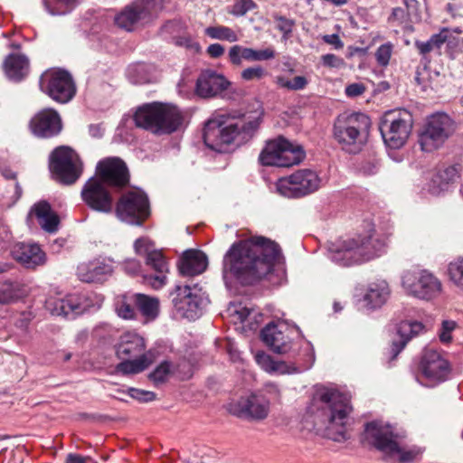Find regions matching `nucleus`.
I'll return each instance as SVG.
<instances>
[{
	"instance_id": "obj_1",
	"label": "nucleus",
	"mask_w": 463,
	"mask_h": 463,
	"mask_svg": "<svg viewBox=\"0 0 463 463\" xmlns=\"http://www.w3.org/2000/svg\"><path fill=\"white\" fill-rule=\"evenodd\" d=\"M280 253L279 244L265 237L235 241L223 256V277L242 286L253 285L273 270Z\"/></svg>"
},
{
	"instance_id": "obj_2",
	"label": "nucleus",
	"mask_w": 463,
	"mask_h": 463,
	"mask_svg": "<svg viewBox=\"0 0 463 463\" xmlns=\"http://www.w3.org/2000/svg\"><path fill=\"white\" fill-rule=\"evenodd\" d=\"M309 411L325 426L329 439L337 442L348 439L345 424L352 406L346 394L334 388L319 386L313 394Z\"/></svg>"
},
{
	"instance_id": "obj_3",
	"label": "nucleus",
	"mask_w": 463,
	"mask_h": 463,
	"mask_svg": "<svg viewBox=\"0 0 463 463\" xmlns=\"http://www.w3.org/2000/svg\"><path fill=\"white\" fill-rule=\"evenodd\" d=\"M260 124V118L247 119L244 116L230 118L219 115L208 119L203 128V138L212 150L223 152L224 146L233 142L238 145L249 141Z\"/></svg>"
},
{
	"instance_id": "obj_4",
	"label": "nucleus",
	"mask_w": 463,
	"mask_h": 463,
	"mask_svg": "<svg viewBox=\"0 0 463 463\" xmlns=\"http://www.w3.org/2000/svg\"><path fill=\"white\" fill-rule=\"evenodd\" d=\"M406 438L403 430L380 420H374L364 424L363 440L383 452L387 458L397 457L400 463H411L420 454L416 447L405 448L402 440Z\"/></svg>"
},
{
	"instance_id": "obj_5",
	"label": "nucleus",
	"mask_w": 463,
	"mask_h": 463,
	"mask_svg": "<svg viewBox=\"0 0 463 463\" xmlns=\"http://www.w3.org/2000/svg\"><path fill=\"white\" fill-rule=\"evenodd\" d=\"M133 119L137 128L156 135H169L181 128L184 118L175 105L151 102L138 107Z\"/></svg>"
},
{
	"instance_id": "obj_6",
	"label": "nucleus",
	"mask_w": 463,
	"mask_h": 463,
	"mask_svg": "<svg viewBox=\"0 0 463 463\" xmlns=\"http://www.w3.org/2000/svg\"><path fill=\"white\" fill-rule=\"evenodd\" d=\"M385 249L383 240L374 236L337 241L328 247V258L344 267L358 265L380 256Z\"/></svg>"
},
{
	"instance_id": "obj_7",
	"label": "nucleus",
	"mask_w": 463,
	"mask_h": 463,
	"mask_svg": "<svg viewBox=\"0 0 463 463\" xmlns=\"http://www.w3.org/2000/svg\"><path fill=\"white\" fill-rule=\"evenodd\" d=\"M371 127L370 118L361 112L344 113L334 124V137L342 148L356 154L366 142Z\"/></svg>"
},
{
	"instance_id": "obj_8",
	"label": "nucleus",
	"mask_w": 463,
	"mask_h": 463,
	"mask_svg": "<svg viewBox=\"0 0 463 463\" xmlns=\"http://www.w3.org/2000/svg\"><path fill=\"white\" fill-rule=\"evenodd\" d=\"M305 157L302 146L279 136L266 142L259 156V162L264 166L290 167L299 165Z\"/></svg>"
},
{
	"instance_id": "obj_9",
	"label": "nucleus",
	"mask_w": 463,
	"mask_h": 463,
	"mask_svg": "<svg viewBox=\"0 0 463 463\" xmlns=\"http://www.w3.org/2000/svg\"><path fill=\"white\" fill-rule=\"evenodd\" d=\"M49 169L55 181L63 185H71L81 176L83 163L73 149L61 146L51 153Z\"/></svg>"
},
{
	"instance_id": "obj_10",
	"label": "nucleus",
	"mask_w": 463,
	"mask_h": 463,
	"mask_svg": "<svg viewBox=\"0 0 463 463\" xmlns=\"http://www.w3.org/2000/svg\"><path fill=\"white\" fill-rule=\"evenodd\" d=\"M412 125L413 118L408 110H390L383 116L379 130L387 146L399 149L406 143Z\"/></svg>"
},
{
	"instance_id": "obj_11",
	"label": "nucleus",
	"mask_w": 463,
	"mask_h": 463,
	"mask_svg": "<svg viewBox=\"0 0 463 463\" xmlns=\"http://www.w3.org/2000/svg\"><path fill=\"white\" fill-rule=\"evenodd\" d=\"M164 8V0H135L115 16V24L121 29L132 32L156 19Z\"/></svg>"
},
{
	"instance_id": "obj_12",
	"label": "nucleus",
	"mask_w": 463,
	"mask_h": 463,
	"mask_svg": "<svg viewBox=\"0 0 463 463\" xmlns=\"http://www.w3.org/2000/svg\"><path fill=\"white\" fill-rule=\"evenodd\" d=\"M114 211L121 222L141 226L151 213L148 196L140 189L128 191L114 204Z\"/></svg>"
},
{
	"instance_id": "obj_13",
	"label": "nucleus",
	"mask_w": 463,
	"mask_h": 463,
	"mask_svg": "<svg viewBox=\"0 0 463 463\" xmlns=\"http://www.w3.org/2000/svg\"><path fill=\"white\" fill-rule=\"evenodd\" d=\"M454 121L445 113H436L427 118L419 134V144L422 151L432 152L440 147L454 133Z\"/></svg>"
},
{
	"instance_id": "obj_14",
	"label": "nucleus",
	"mask_w": 463,
	"mask_h": 463,
	"mask_svg": "<svg viewBox=\"0 0 463 463\" xmlns=\"http://www.w3.org/2000/svg\"><path fill=\"white\" fill-rule=\"evenodd\" d=\"M321 179L317 173L311 169H300L288 176L279 179L277 191L287 198H301L317 191Z\"/></svg>"
},
{
	"instance_id": "obj_15",
	"label": "nucleus",
	"mask_w": 463,
	"mask_h": 463,
	"mask_svg": "<svg viewBox=\"0 0 463 463\" xmlns=\"http://www.w3.org/2000/svg\"><path fill=\"white\" fill-rule=\"evenodd\" d=\"M402 285L409 295L426 301L438 298L442 291L441 281L426 269L405 271L402 277Z\"/></svg>"
},
{
	"instance_id": "obj_16",
	"label": "nucleus",
	"mask_w": 463,
	"mask_h": 463,
	"mask_svg": "<svg viewBox=\"0 0 463 463\" xmlns=\"http://www.w3.org/2000/svg\"><path fill=\"white\" fill-rule=\"evenodd\" d=\"M41 90L59 103H67L76 94L72 76L65 70L44 73L40 79Z\"/></svg>"
},
{
	"instance_id": "obj_17",
	"label": "nucleus",
	"mask_w": 463,
	"mask_h": 463,
	"mask_svg": "<svg viewBox=\"0 0 463 463\" xmlns=\"http://www.w3.org/2000/svg\"><path fill=\"white\" fill-rule=\"evenodd\" d=\"M82 202L92 211L109 214L114 211V198L109 188L100 178L92 176L83 184L80 191Z\"/></svg>"
},
{
	"instance_id": "obj_18",
	"label": "nucleus",
	"mask_w": 463,
	"mask_h": 463,
	"mask_svg": "<svg viewBox=\"0 0 463 463\" xmlns=\"http://www.w3.org/2000/svg\"><path fill=\"white\" fill-rule=\"evenodd\" d=\"M96 178L114 191L128 186L130 174L127 164L119 157H108L100 160L96 166Z\"/></svg>"
},
{
	"instance_id": "obj_19",
	"label": "nucleus",
	"mask_w": 463,
	"mask_h": 463,
	"mask_svg": "<svg viewBox=\"0 0 463 463\" xmlns=\"http://www.w3.org/2000/svg\"><path fill=\"white\" fill-rule=\"evenodd\" d=\"M201 288L189 285H176L175 291L170 294L175 308L182 317L189 320H194L201 315L203 299L199 294Z\"/></svg>"
},
{
	"instance_id": "obj_20",
	"label": "nucleus",
	"mask_w": 463,
	"mask_h": 463,
	"mask_svg": "<svg viewBox=\"0 0 463 463\" xmlns=\"http://www.w3.org/2000/svg\"><path fill=\"white\" fill-rule=\"evenodd\" d=\"M419 370L430 385L434 386L449 378L450 366L440 353L431 348H425L420 357Z\"/></svg>"
},
{
	"instance_id": "obj_21",
	"label": "nucleus",
	"mask_w": 463,
	"mask_h": 463,
	"mask_svg": "<svg viewBox=\"0 0 463 463\" xmlns=\"http://www.w3.org/2000/svg\"><path fill=\"white\" fill-rule=\"evenodd\" d=\"M227 410L230 414L248 420H262L269 411V403L264 398L256 394L241 397L238 401L230 402Z\"/></svg>"
},
{
	"instance_id": "obj_22",
	"label": "nucleus",
	"mask_w": 463,
	"mask_h": 463,
	"mask_svg": "<svg viewBox=\"0 0 463 463\" xmlns=\"http://www.w3.org/2000/svg\"><path fill=\"white\" fill-rule=\"evenodd\" d=\"M286 330L287 326L284 324L270 322L261 329L260 337L273 353L294 357L297 354L294 348L295 344L286 334Z\"/></svg>"
},
{
	"instance_id": "obj_23",
	"label": "nucleus",
	"mask_w": 463,
	"mask_h": 463,
	"mask_svg": "<svg viewBox=\"0 0 463 463\" xmlns=\"http://www.w3.org/2000/svg\"><path fill=\"white\" fill-rule=\"evenodd\" d=\"M32 133L40 138H52L62 130L60 114L53 109H43L36 113L29 124Z\"/></svg>"
},
{
	"instance_id": "obj_24",
	"label": "nucleus",
	"mask_w": 463,
	"mask_h": 463,
	"mask_svg": "<svg viewBox=\"0 0 463 463\" xmlns=\"http://www.w3.org/2000/svg\"><path fill=\"white\" fill-rule=\"evenodd\" d=\"M46 307L54 316H63L74 318L76 316L84 313L90 307L88 298L85 294H68L61 298H49Z\"/></svg>"
},
{
	"instance_id": "obj_25",
	"label": "nucleus",
	"mask_w": 463,
	"mask_h": 463,
	"mask_svg": "<svg viewBox=\"0 0 463 463\" xmlns=\"http://www.w3.org/2000/svg\"><path fill=\"white\" fill-rule=\"evenodd\" d=\"M231 82L222 74L213 70L203 71L196 80V93L202 98H213L221 95Z\"/></svg>"
},
{
	"instance_id": "obj_26",
	"label": "nucleus",
	"mask_w": 463,
	"mask_h": 463,
	"mask_svg": "<svg viewBox=\"0 0 463 463\" xmlns=\"http://www.w3.org/2000/svg\"><path fill=\"white\" fill-rule=\"evenodd\" d=\"M11 252L14 259L26 269H34L46 262V254L37 243L17 242Z\"/></svg>"
},
{
	"instance_id": "obj_27",
	"label": "nucleus",
	"mask_w": 463,
	"mask_h": 463,
	"mask_svg": "<svg viewBox=\"0 0 463 463\" xmlns=\"http://www.w3.org/2000/svg\"><path fill=\"white\" fill-rule=\"evenodd\" d=\"M207 266V256L202 250L195 249L184 250L177 261L178 271L184 277L202 274Z\"/></svg>"
},
{
	"instance_id": "obj_28",
	"label": "nucleus",
	"mask_w": 463,
	"mask_h": 463,
	"mask_svg": "<svg viewBox=\"0 0 463 463\" xmlns=\"http://www.w3.org/2000/svg\"><path fill=\"white\" fill-rule=\"evenodd\" d=\"M424 329V326L415 320L402 321L397 326L396 337L392 342L391 354L392 359H395L403 350L408 342L417 336Z\"/></svg>"
},
{
	"instance_id": "obj_29",
	"label": "nucleus",
	"mask_w": 463,
	"mask_h": 463,
	"mask_svg": "<svg viewBox=\"0 0 463 463\" xmlns=\"http://www.w3.org/2000/svg\"><path fill=\"white\" fill-rule=\"evenodd\" d=\"M276 52L273 48L264 50H254L241 45H233L228 52L229 61L235 66H241L242 61H260L274 59Z\"/></svg>"
},
{
	"instance_id": "obj_30",
	"label": "nucleus",
	"mask_w": 463,
	"mask_h": 463,
	"mask_svg": "<svg viewBox=\"0 0 463 463\" xmlns=\"http://www.w3.org/2000/svg\"><path fill=\"white\" fill-rule=\"evenodd\" d=\"M458 178V167L449 165L435 173L424 189L431 195H439L441 193L448 191L449 186L456 183Z\"/></svg>"
},
{
	"instance_id": "obj_31",
	"label": "nucleus",
	"mask_w": 463,
	"mask_h": 463,
	"mask_svg": "<svg viewBox=\"0 0 463 463\" xmlns=\"http://www.w3.org/2000/svg\"><path fill=\"white\" fill-rule=\"evenodd\" d=\"M146 263L151 267L156 274L146 275L145 279L156 289L162 288L165 284L168 272V264L163 253L159 250H151L146 256Z\"/></svg>"
},
{
	"instance_id": "obj_32",
	"label": "nucleus",
	"mask_w": 463,
	"mask_h": 463,
	"mask_svg": "<svg viewBox=\"0 0 463 463\" xmlns=\"http://www.w3.org/2000/svg\"><path fill=\"white\" fill-rule=\"evenodd\" d=\"M146 348L143 337L136 333H125L120 336L116 353L119 359H127L140 356Z\"/></svg>"
},
{
	"instance_id": "obj_33",
	"label": "nucleus",
	"mask_w": 463,
	"mask_h": 463,
	"mask_svg": "<svg viewBox=\"0 0 463 463\" xmlns=\"http://www.w3.org/2000/svg\"><path fill=\"white\" fill-rule=\"evenodd\" d=\"M30 214H34L42 229L49 233L58 231L60 218L52 211L51 204L47 201H40L33 204Z\"/></svg>"
},
{
	"instance_id": "obj_34",
	"label": "nucleus",
	"mask_w": 463,
	"mask_h": 463,
	"mask_svg": "<svg viewBox=\"0 0 463 463\" xmlns=\"http://www.w3.org/2000/svg\"><path fill=\"white\" fill-rule=\"evenodd\" d=\"M112 272L110 265L99 260L81 263L77 268V275L83 282H101Z\"/></svg>"
},
{
	"instance_id": "obj_35",
	"label": "nucleus",
	"mask_w": 463,
	"mask_h": 463,
	"mask_svg": "<svg viewBox=\"0 0 463 463\" xmlns=\"http://www.w3.org/2000/svg\"><path fill=\"white\" fill-rule=\"evenodd\" d=\"M6 76L13 81L23 80L29 72V61L23 54H9L4 62Z\"/></svg>"
},
{
	"instance_id": "obj_36",
	"label": "nucleus",
	"mask_w": 463,
	"mask_h": 463,
	"mask_svg": "<svg viewBox=\"0 0 463 463\" xmlns=\"http://www.w3.org/2000/svg\"><path fill=\"white\" fill-rule=\"evenodd\" d=\"M390 295L388 283L384 280L369 284L364 296V305L371 309L381 307Z\"/></svg>"
},
{
	"instance_id": "obj_37",
	"label": "nucleus",
	"mask_w": 463,
	"mask_h": 463,
	"mask_svg": "<svg viewBox=\"0 0 463 463\" xmlns=\"http://www.w3.org/2000/svg\"><path fill=\"white\" fill-rule=\"evenodd\" d=\"M449 33V31L448 29H442L439 33L433 34L426 42L415 41V48L425 61L424 69H426L427 63L430 62L427 55L431 52H436L438 54H440V48L448 41Z\"/></svg>"
},
{
	"instance_id": "obj_38",
	"label": "nucleus",
	"mask_w": 463,
	"mask_h": 463,
	"mask_svg": "<svg viewBox=\"0 0 463 463\" xmlns=\"http://www.w3.org/2000/svg\"><path fill=\"white\" fill-rule=\"evenodd\" d=\"M117 365L118 372L123 374L138 373L146 369L151 364L152 360L147 356V354H142L136 359H121Z\"/></svg>"
},
{
	"instance_id": "obj_39",
	"label": "nucleus",
	"mask_w": 463,
	"mask_h": 463,
	"mask_svg": "<svg viewBox=\"0 0 463 463\" xmlns=\"http://www.w3.org/2000/svg\"><path fill=\"white\" fill-rule=\"evenodd\" d=\"M23 296V285L20 282L5 280L0 284V305L16 302Z\"/></svg>"
},
{
	"instance_id": "obj_40",
	"label": "nucleus",
	"mask_w": 463,
	"mask_h": 463,
	"mask_svg": "<svg viewBox=\"0 0 463 463\" xmlns=\"http://www.w3.org/2000/svg\"><path fill=\"white\" fill-rule=\"evenodd\" d=\"M136 307L148 320H154L158 316L159 303L155 298L145 294H135Z\"/></svg>"
},
{
	"instance_id": "obj_41",
	"label": "nucleus",
	"mask_w": 463,
	"mask_h": 463,
	"mask_svg": "<svg viewBox=\"0 0 463 463\" xmlns=\"http://www.w3.org/2000/svg\"><path fill=\"white\" fill-rule=\"evenodd\" d=\"M115 309L119 317L134 319L136 317L135 294L118 296L115 301Z\"/></svg>"
},
{
	"instance_id": "obj_42",
	"label": "nucleus",
	"mask_w": 463,
	"mask_h": 463,
	"mask_svg": "<svg viewBox=\"0 0 463 463\" xmlns=\"http://www.w3.org/2000/svg\"><path fill=\"white\" fill-rule=\"evenodd\" d=\"M45 10L52 15H62L70 13L76 5L77 0H43Z\"/></svg>"
},
{
	"instance_id": "obj_43",
	"label": "nucleus",
	"mask_w": 463,
	"mask_h": 463,
	"mask_svg": "<svg viewBox=\"0 0 463 463\" xmlns=\"http://www.w3.org/2000/svg\"><path fill=\"white\" fill-rule=\"evenodd\" d=\"M205 33L212 39L228 41L230 43L238 41L237 33L232 28L227 26H210L206 28Z\"/></svg>"
},
{
	"instance_id": "obj_44",
	"label": "nucleus",
	"mask_w": 463,
	"mask_h": 463,
	"mask_svg": "<svg viewBox=\"0 0 463 463\" xmlns=\"http://www.w3.org/2000/svg\"><path fill=\"white\" fill-rule=\"evenodd\" d=\"M171 373L172 364L169 361H163L149 373L148 378L154 384L157 385L165 383Z\"/></svg>"
},
{
	"instance_id": "obj_45",
	"label": "nucleus",
	"mask_w": 463,
	"mask_h": 463,
	"mask_svg": "<svg viewBox=\"0 0 463 463\" xmlns=\"http://www.w3.org/2000/svg\"><path fill=\"white\" fill-rule=\"evenodd\" d=\"M127 75L133 84H144L148 81L146 65L143 63L133 64L128 67Z\"/></svg>"
},
{
	"instance_id": "obj_46",
	"label": "nucleus",
	"mask_w": 463,
	"mask_h": 463,
	"mask_svg": "<svg viewBox=\"0 0 463 463\" xmlns=\"http://www.w3.org/2000/svg\"><path fill=\"white\" fill-rule=\"evenodd\" d=\"M276 83L280 88L288 89L290 90H300L306 88L308 81L304 76H296L292 80H288L283 76H279L276 78Z\"/></svg>"
},
{
	"instance_id": "obj_47",
	"label": "nucleus",
	"mask_w": 463,
	"mask_h": 463,
	"mask_svg": "<svg viewBox=\"0 0 463 463\" xmlns=\"http://www.w3.org/2000/svg\"><path fill=\"white\" fill-rule=\"evenodd\" d=\"M255 8H257V4L253 0H237L232 5L230 14L234 16H243Z\"/></svg>"
},
{
	"instance_id": "obj_48",
	"label": "nucleus",
	"mask_w": 463,
	"mask_h": 463,
	"mask_svg": "<svg viewBox=\"0 0 463 463\" xmlns=\"http://www.w3.org/2000/svg\"><path fill=\"white\" fill-rule=\"evenodd\" d=\"M172 373L181 381L188 380L193 376L192 364L186 360H182L175 366L172 365Z\"/></svg>"
},
{
	"instance_id": "obj_49",
	"label": "nucleus",
	"mask_w": 463,
	"mask_h": 463,
	"mask_svg": "<svg viewBox=\"0 0 463 463\" xmlns=\"http://www.w3.org/2000/svg\"><path fill=\"white\" fill-rule=\"evenodd\" d=\"M449 275L450 279L458 287L463 288V259L449 265Z\"/></svg>"
},
{
	"instance_id": "obj_50",
	"label": "nucleus",
	"mask_w": 463,
	"mask_h": 463,
	"mask_svg": "<svg viewBox=\"0 0 463 463\" xmlns=\"http://www.w3.org/2000/svg\"><path fill=\"white\" fill-rule=\"evenodd\" d=\"M273 18L277 22V29L283 33L285 39H288L293 31L295 22L279 14H275Z\"/></svg>"
},
{
	"instance_id": "obj_51",
	"label": "nucleus",
	"mask_w": 463,
	"mask_h": 463,
	"mask_svg": "<svg viewBox=\"0 0 463 463\" xmlns=\"http://www.w3.org/2000/svg\"><path fill=\"white\" fill-rule=\"evenodd\" d=\"M128 394L138 402H149L155 401L156 398V394L154 392L146 391L142 389H137L134 387H130L128 389Z\"/></svg>"
},
{
	"instance_id": "obj_52",
	"label": "nucleus",
	"mask_w": 463,
	"mask_h": 463,
	"mask_svg": "<svg viewBox=\"0 0 463 463\" xmlns=\"http://www.w3.org/2000/svg\"><path fill=\"white\" fill-rule=\"evenodd\" d=\"M392 46L391 43H384L378 47L375 58L379 65L387 66L392 56Z\"/></svg>"
},
{
	"instance_id": "obj_53",
	"label": "nucleus",
	"mask_w": 463,
	"mask_h": 463,
	"mask_svg": "<svg viewBox=\"0 0 463 463\" xmlns=\"http://www.w3.org/2000/svg\"><path fill=\"white\" fill-rule=\"evenodd\" d=\"M358 171L366 176L373 175L379 171V162L375 158L364 160L360 163Z\"/></svg>"
},
{
	"instance_id": "obj_54",
	"label": "nucleus",
	"mask_w": 463,
	"mask_h": 463,
	"mask_svg": "<svg viewBox=\"0 0 463 463\" xmlns=\"http://www.w3.org/2000/svg\"><path fill=\"white\" fill-rule=\"evenodd\" d=\"M321 63L327 68L340 69L345 66L344 59L333 53H327L321 56Z\"/></svg>"
},
{
	"instance_id": "obj_55",
	"label": "nucleus",
	"mask_w": 463,
	"mask_h": 463,
	"mask_svg": "<svg viewBox=\"0 0 463 463\" xmlns=\"http://www.w3.org/2000/svg\"><path fill=\"white\" fill-rule=\"evenodd\" d=\"M256 363L266 372L271 373L275 359L263 351H260L255 354Z\"/></svg>"
},
{
	"instance_id": "obj_56",
	"label": "nucleus",
	"mask_w": 463,
	"mask_h": 463,
	"mask_svg": "<svg viewBox=\"0 0 463 463\" xmlns=\"http://www.w3.org/2000/svg\"><path fill=\"white\" fill-rule=\"evenodd\" d=\"M265 75V71L261 66L249 67L241 71V78L250 81L253 80H260Z\"/></svg>"
},
{
	"instance_id": "obj_57",
	"label": "nucleus",
	"mask_w": 463,
	"mask_h": 463,
	"mask_svg": "<svg viewBox=\"0 0 463 463\" xmlns=\"http://www.w3.org/2000/svg\"><path fill=\"white\" fill-rule=\"evenodd\" d=\"M298 368L293 364H288L285 361L275 360L273 364V369L271 373L285 374V373H297Z\"/></svg>"
},
{
	"instance_id": "obj_58",
	"label": "nucleus",
	"mask_w": 463,
	"mask_h": 463,
	"mask_svg": "<svg viewBox=\"0 0 463 463\" xmlns=\"http://www.w3.org/2000/svg\"><path fill=\"white\" fill-rule=\"evenodd\" d=\"M174 43L177 46L185 47L186 49H190V50L198 51L200 48L199 43L194 42L193 39L188 35H182V36L175 37Z\"/></svg>"
},
{
	"instance_id": "obj_59",
	"label": "nucleus",
	"mask_w": 463,
	"mask_h": 463,
	"mask_svg": "<svg viewBox=\"0 0 463 463\" xmlns=\"http://www.w3.org/2000/svg\"><path fill=\"white\" fill-rule=\"evenodd\" d=\"M456 327L454 321L444 320L442 322L441 332L439 334V339L442 343H449L451 340L450 333Z\"/></svg>"
},
{
	"instance_id": "obj_60",
	"label": "nucleus",
	"mask_w": 463,
	"mask_h": 463,
	"mask_svg": "<svg viewBox=\"0 0 463 463\" xmlns=\"http://www.w3.org/2000/svg\"><path fill=\"white\" fill-rule=\"evenodd\" d=\"M365 91V87L363 83H352L346 86L345 94L348 97L354 98L362 95Z\"/></svg>"
},
{
	"instance_id": "obj_61",
	"label": "nucleus",
	"mask_w": 463,
	"mask_h": 463,
	"mask_svg": "<svg viewBox=\"0 0 463 463\" xmlns=\"http://www.w3.org/2000/svg\"><path fill=\"white\" fill-rule=\"evenodd\" d=\"M140 262L137 260H128L123 264L125 272L132 276L137 274L140 270Z\"/></svg>"
},
{
	"instance_id": "obj_62",
	"label": "nucleus",
	"mask_w": 463,
	"mask_h": 463,
	"mask_svg": "<svg viewBox=\"0 0 463 463\" xmlns=\"http://www.w3.org/2000/svg\"><path fill=\"white\" fill-rule=\"evenodd\" d=\"M408 14L405 9L402 7H395L392 9V14L389 17V22L398 21L399 23H403L407 20Z\"/></svg>"
},
{
	"instance_id": "obj_63",
	"label": "nucleus",
	"mask_w": 463,
	"mask_h": 463,
	"mask_svg": "<svg viewBox=\"0 0 463 463\" xmlns=\"http://www.w3.org/2000/svg\"><path fill=\"white\" fill-rule=\"evenodd\" d=\"M323 40L325 43L334 45L335 49L339 50L344 47V43L336 33L324 35Z\"/></svg>"
},
{
	"instance_id": "obj_64",
	"label": "nucleus",
	"mask_w": 463,
	"mask_h": 463,
	"mask_svg": "<svg viewBox=\"0 0 463 463\" xmlns=\"http://www.w3.org/2000/svg\"><path fill=\"white\" fill-rule=\"evenodd\" d=\"M207 53L212 58H220L224 53V47L220 43H212L207 48Z\"/></svg>"
}]
</instances>
